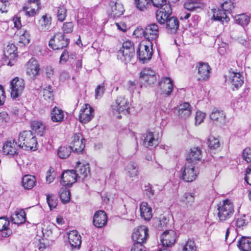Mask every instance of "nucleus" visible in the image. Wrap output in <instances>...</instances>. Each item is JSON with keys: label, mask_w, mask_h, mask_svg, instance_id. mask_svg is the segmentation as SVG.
I'll return each instance as SVG.
<instances>
[{"label": "nucleus", "mask_w": 251, "mask_h": 251, "mask_svg": "<svg viewBox=\"0 0 251 251\" xmlns=\"http://www.w3.org/2000/svg\"><path fill=\"white\" fill-rule=\"evenodd\" d=\"M141 217L146 221H150L152 218V209L148 203L143 201L140 205Z\"/></svg>", "instance_id": "nucleus-27"}, {"label": "nucleus", "mask_w": 251, "mask_h": 251, "mask_svg": "<svg viewBox=\"0 0 251 251\" xmlns=\"http://www.w3.org/2000/svg\"><path fill=\"white\" fill-rule=\"evenodd\" d=\"M234 20L236 24L243 26L248 25L250 21L249 17L245 14L235 16Z\"/></svg>", "instance_id": "nucleus-44"}, {"label": "nucleus", "mask_w": 251, "mask_h": 251, "mask_svg": "<svg viewBox=\"0 0 251 251\" xmlns=\"http://www.w3.org/2000/svg\"><path fill=\"white\" fill-rule=\"evenodd\" d=\"M36 178L33 176L27 175L23 177L22 185L25 189H31L36 185Z\"/></svg>", "instance_id": "nucleus-36"}, {"label": "nucleus", "mask_w": 251, "mask_h": 251, "mask_svg": "<svg viewBox=\"0 0 251 251\" xmlns=\"http://www.w3.org/2000/svg\"><path fill=\"white\" fill-rule=\"evenodd\" d=\"M148 229L144 226H139L135 229L132 235L134 242L144 243L148 237Z\"/></svg>", "instance_id": "nucleus-17"}, {"label": "nucleus", "mask_w": 251, "mask_h": 251, "mask_svg": "<svg viewBox=\"0 0 251 251\" xmlns=\"http://www.w3.org/2000/svg\"><path fill=\"white\" fill-rule=\"evenodd\" d=\"M196 249L195 243L192 240H188L183 247V251H196Z\"/></svg>", "instance_id": "nucleus-54"}, {"label": "nucleus", "mask_w": 251, "mask_h": 251, "mask_svg": "<svg viewBox=\"0 0 251 251\" xmlns=\"http://www.w3.org/2000/svg\"><path fill=\"white\" fill-rule=\"evenodd\" d=\"M213 17L216 21L223 23L224 21L227 22L229 19L226 16V12L223 9H214Z\"/></svg>", "instance_id": "nucleus-41"}, {"label": "nucleus", "mask_w": 251, "mask_h": 251, "mask_svg": "<svg viewBox=\"0 0 251 251\" xmlns=\"http://www.w3.org/2000/svg\"><path fill=\"white\" fill-rule=\"evenodd\" d=\"M27 75L31 79H34L40 74V67L38 61L35 58H31L25 65Z\"/></svg>", "instance_id": "nucleus-11"}, {"label": "nucleus", "mask_w": 251, "mask_h": 251, "mask_svg": "<svg viewBox=\"0 0 251 251\" xmlns=\"http://www.w3.org/2000/svg\"><path fill=\"white\" fill-rule=\"evenodd\" d=\"M47 201L50 209L55 208L57 205V199L52 195H48Z\"/></svg>", "instance_id": "nucleus-55"}, {"label": "nucleus", "mask_w": 251, "mask_h": 251, "mask_svg": "<svg viewBox=\"0 0 251 251\" xmlns=\"http://www.w3.org/2000/svg\"><path fill=\"white\" fill-rule=\"evenodd\" d=\"M20 33H21V34L20 36L19 42L21 43H23L25 45L28 44L30 41V36L28 32L23 28L21 30Z\"/></svg>", "instance_id": "nucleus-51"}, {"label": "nucleus", "mask_w": 251, "mask_h": 251, "mask_svg": "<svg viewBox=\"0 0 251 251\" xmlns=\"http://www.w3.org/2000/svg\"><path fill=\"white\" fill-rule=\"evenodd\" d=\"M93 116L94 110L93 108L89 104H85L80 111L79 115L80 122L86 124L90 121Z\"/></svg>", "instance_id": "nucleus-20"}, {"label": "nucleus", "mask_w": 251, "mask_h": 251, "mask_svg": "<svg viewBox=\"0 0 251 251\" xmlns=\"http://www.w3.org/2000/svg\"><path fill=\"white\" fill-rule=\"evenodd\" d=\"M73 23L72 22H67L63 24L62 29L65 33H70L73 30Z\"/></svg>", "instance_id": "nucleus-60"}, {"label": "nucleus", "mask_w": 251, "mask_h": 251, "mask_svg": "<svg viewBox=\"0 0 251 251\" xmlns=\"http://www.w3.org/2000/svg\"><path fill=\"white\" fill-rule=\"evenodd\" d=\"M210 118L214 122L222 124L225 123L226 114L223 110L214 108L210 114Z\"/></svg>", "instance_id": "nucleus-31"}, {"label": "nucleus", "mask_w": 251, "mask_h": 251, "mask_svg": "<svg viewBox=\"0 0 251 251\" xmlns=\"http://www.w3.org/2000/svg\"><path fill=\"white\" fill-rule=\"evenodd\" d=\"M146 249L145 246L143 245V243L134 242L133 244L131 251H145Z\"/></svg>", "instance_id": "nucleus-59"}, {"label": "nucleus", "mask_w": 251, "mask_h": 251, "mask_svg": "<svg viewBox=\"0 0 251 251\" xmlns=\"http://www.w3.org/2000/svg\"><path fill=\"white\" fill-rule=\"evenodd\" d=\"M134 3L138 10L144 11L151 6V0H134Z\"/></svg>", "instance_id": "nucleus-45"}, {"label": "nucleus", "mask_w": 251, "mask_h": 251, "mask_svg": "<svg viewBox=\"0 0 251 251\" xmlns=\"http://www.w3.org/2000/svg\"><path fill=\"white\" fill-rule=\"evenodd\" d=\"M43 97L46 100H52L53 95V90L51 86H48V87L43 89Z\"/></svg>", "instance_id": "nucleus-52"}, {"label": "nucleus", "mask_w": 251, "mask_h": 251, "mask_svg": "<svg viewBox=\"0 0 251 251\" xmlns=\"http://www.w3.org/2000/svg\"><path fill=\"white\" fill-rule=\"evenodd\" d=\"M18 143L21 149L26 151H35L37 150V138L30 130H25L20 132Z\"/></svg>", "instance_id": "nucleus-1"}, {"label": "nucleus", "mask_w": 251, "mask_h": 251, "mask_svg": "<svg viewBox=\"0 0 251 251\" xmlns=\"http://www.w3.org/2000/svg\"><path fill=\"white\" fill-rule=\"evenodd\" d=\"M65 117V112L61 109L55 106L50 112L51 120L53 122L61 123Z\"/></svg>", "instance_id": "nucleus-30"}, {"label": "nucleus", "mask_w": 251, "mask_h": 251, "mask_svg": "<svg viewBox=\"0 0 251 251\" xmlns=\"http://www.w3.org/2000/svg\"><path fill=\"white\" fill-rule=\"evenodd\" d=\"M169 219L164 216H161L159 218V223L157 225L158 228L167 227Z\"/></svg>", "instance_id": "nucleus-61"}, {"label": "nucleus", "mask_w": 251, "mask_h": 251, "mask_svg": "<svg viewBox=\"0 0 251 251\" xmlns=\"http://www.w3.org/2000/svg\"><path fill=\"white\" fill-rule=\"evenodd\" d=\"M230 80L233 85L238 88L243 84V77L239 73L232 72L230 74Z\"/></svg>", "instance_id": "nucleus-39"}, {"label": "nucleus", "mask_w": 251, "mask_h": 251, "mask_svg": "<svg viewBox=\"0 0 251 251\" xmlns=\"http://www.w3.org/2000/svg\"><path fill=\"white\" fill-rule=\"evenodd\" d=\"M177 115L180 119L186 120L191 115L192 107L189 102H184L177 107Z\"/></svg>", "instance_id": "nucleus-22"}, {"label": "nucleus", "mask_w": 251, "mask_h": 251, "mask_svg": "<svg viewBox=\"0 0 251 251\" xmlns=\"http://www.w3.org/2000/svg\"><path fill=\"white\" fill-rule=\"evenodd\" d=\"M25 213L23 209L17 210L11 217V221L14 224L20 225L25 222Z\"/></svg>", "instance_id": "nucleus-33"}, {"label": "nucleus", "mask_w": 251, "mask_h": 251, "mask_svg": "<svg viewBox=\"0 0 251 251\" xmlns=\"http://www.w3.org/2000/svg\"><path fill=\"white\" fill-rule=\"evenodd\" d=\"M68 242L72 249H79L81 243V238L76 230H73L68 233Z\"/></svg>", "instance_id": "nucleus-26"}, {"label": "nucleus", "mask_w": 251, "mask_h": 251, "mask_svg": "<svg viewBox=\"0 0 251 251\" xmlns=\"http://www.w3.org/2000/svg\"><path fill=\"white\" fill-rule=\"evenodd\" d=\"M180 205L184 208L191 209L193 207L195 195L193 193H185L179 200Z\"/></svg>", "instance_id": "nucleus-24"}, {"label": "nucleus", "mask_w": 251, "mask_h": 251, "mask_svg": "<svg viewBox=\"0 0 251 251\" xmlns=\"http://www.w3.org/2000/svg\"><path fill=\"white\" fill-rule=\"evenodd\" d=\"M110 6L111 7L110 14L113 18L119 17L123 14L124 9L121 3L111 2Z\"/></svg>", "instance_id": "nucleus-34"}, {"label": "nucleus", "mask_w": 251, "mask_h": 251, "mask_svg": "<svg viewBox=\"0 0 251 251\" xmlns=\"http://www.w3.org/2000/svg\"><path fill=\"white\" fill-rule=\"evenodd\" d=\"M84 139L80 133H76L72 137L70 145L72 151L77 153L80 152L85 147Z\"/></svg>", "instance_id": "nucleus-12"}, {"label": "nucleus", "mask_w": 251, "mask_h": 251, "mask_svg": "<svg viewBox=\"0 0 251 251\" xmlns=\"http://www.w3.org/2000/svg\"><path fill=\"white\" fill-rule=\"evenodd\" d=\"M157 78L155 72L151 68H146L140 73V80L144 85H151L155 83Z\"/></svg>", "instance_id": "nucleus-9"}, {"label": "nucleus", "mask_w": 251, "mask_h": 251, "mask_svg": "<svg viewBox=\"0 0 251 251\" xmlns=\"http://www.w3.org/2000/svg\"><path fill=\"white\" fill-rule=\"evenodd\" d=\"M218 216L219 220L224 221L229 219L233 214L234 208L232 202L229 200H225L218 205Z\"/></svg>", "instance_id": "nucleus-4"}, {"label": "nucleus", "mask_w": 251, "mask_h": 251, "mask_svg": "<svg viewBox=\"0 0 251 251\" xmlns=\"http://www.w3.org/2000/svg\"><path fill=\"white\" fill-rule=\"evenodd\" d=\"M40 9V0H28L23 7V11L26 15L32 17L36 14V12Z\"/></svg>", "instance_id": "nucleus-19"}, {"label": "nucleus", "mask_w": 251, "mask_h": 251, "mask_svg": "<svg viewBox=\"0 0 251 251\" xmlns=\"http://www.w3.org/2000/svg\"><path fill=\"white\" fill-rule=\"evenodd\" d=\"M179 27V22L176 17H171L166 23L168 32L173 34L176 32Z\"/></svg>", "instance_id": "nucleus-32"}, {"label": "nucleus", "mask_w": 251, "mask_h": 251, "mask_svg": "<svg viewBox=\"0 0 251 251\" xmlns=\"http://www.w3.org/2000/svg\"><path fill=\"white\" fill-rule=\"evenodd\" d=\"M233 7V3L230 0H226L221 4L222 9H223L226 12H230Z\"/></svg>", "instance_id": "nucleus-56"}, {"label": "nucleus", "mask_w": 251, "mask_h": 251, "mask_svg": "<svg viewBox=\"0 0 251 251\" xmlns=\"http://www.w3.org/2000/svg\"><path fill=\"white\" fill-rule=\"evenodd\" d=\"M56 15L58 21L63 22L67 16V10L64 6H60L56 9Z\"/></svg>", "instance_id": "nucleus-50"}, {"label": "nucleus", "mask_w": 251, "mask_h": 251, "mask_svg": "<svg viewBox=\"0 0 251 251\" xmlns=\"http://www.w3.org/2000/svg\"><path fill=\"white\" fill-rule=\"evenodd\" d=\"M59 197L63 203H66L71 199V194L67 189H61L59 192Z\"/></svg>", "instance_id": "nucleus-49"}, {"label": "nucleus", "mask_w": 251, "mask_h": 251, "mask_svg": "<svg viewBox=\"0 0 251 251\" xmlns=\"http://www.w3.org/2000/svg\"><path fill=\"white\" fill-rule=\"evenodd\" d=\"M242 157L244 160L247 162H251V148H246L242 153Z\"/></svg>", "instance_id": "nucleus-58"}, {"label": "nucleus", "mask_w": 251, "mask_h": 251, "mask_svg": "<svg viewBox=\"0 0 251 251\" xmlns=\"http://www.w3.org/2000/svg\"><path fill=\"white\" fill-rule=\"evenodd\" d=\"M172 10L170 4H166L158 9L156 14V20L158 22L162 25L166 23L168 19L171 17Z\"/></svg>", "instance_id": "nucleus-13"}, {"label": "nucleus", "mask_w": 251, "mask_h": 251, "mask_svg": "<svg viewBox=\"0 0 251 251\" xmlns=\"http://www.w3.org/2000/svg\"><path fill=\"white\" fill-rule=\"evenodd\" d=\"M201 158V151L198 147L191 149L190 152L187 157V162L193 163L200 160Z\"/></svg>", "instance_id": "nucleus-35"}, {"label": "nucleus", "mask_w": 251, "mask_h": 251, "mask_svg": "<svg viewBox=\"0 0 251 251\" xmlns=\"http://www.w3.org/2000/svg\"><path fill=\"white\" fill-rule=\"evenodd\" d=\"M160 128L157 127L150 130L146 134L143 141V145L146 148L155 147L159 144V140L161 135H160L159 132Z\"/></svg>", "instance_id": "nucleus-7"}, {"label": "nucleus", "mask_w": 251, "mask_h": 251, "mask_svg": "<svg viewBox=\"0 0 251 251\" xmlns=\"http://www.w3.org/2000/svg\"><path fill=\"white\" fill-rule=\"evenodd\" d=\"M159 86L161 89L160 98H157V102L165 107L167 103L166 98L165 96H170L174 90V82L169 77H162L159 82Z\"/></svg>", "instance_id": "nucleus-3"}, {"label": "nucleus", "mask_w": 251, "mask_h": 251, "mask_svg": "<svg viewBox=\"0 0 251 251\" xmlns=\"http://www.w3.org/2000/svg\"><path fill=\"white\" fill-rule=\"evenodd\" d=\"M51 23V17L48 14L43 15L39 20V28L41 30L46 31L48 30Z\"/></svg>", "instance_id": "nucleus-42"}, {"label": "nucleus", "mask_w": 251, "mask_h": 251, "mask_svg": "<svg viewBox=\"0 0 251 251\" xmlns=\"http://www.w3.org/2000/svg\"><path fill=\"white\" fill-rule=\"evenodd\" d=\"M21 147L15 140H8L3 145L2 150L5 155L14 156L18 153V151Z\"/></svg>", "instance_id": "nucleus-14"}, {"label": "nucleus", "mask_w": 251, "mask_h": 251, "mask_svg": "<svg viewBox=\"0 0 251 251\" xmlns=\"http://www.w3.org/2000/svg\"><path fill=\"white\" fill-rule=\"evenodd\" d=\"M205 116V114L201 111L196 112L195 115V125H199L201 124L203 121Z\"/></svg>", "instance_id": "nucleus-57"}, {"label": "nucleus", "mask_w": 251, "mask_h": 251, "mask_svg": "<svg viewBox=\"0 0 251 251\" xmlns=\"http://www.w3.org/2000/svg\"><path fill=\"white\" fill-rule=\"evenodd\" d=\"M248 224V222L245 219V216L241 217L237 219L236 221V226L237 227L241 228L246 226Z\"/></svg>", "instance_id": "nucleus-63"}, {"label": "nucleus", "mask_w": 251, "mask_h": 251, "mask_svg": "<svg viewBox=\"0 0 251 251\" xmlns=\"http://www.w3.org/2000/svg\"><path fill=\"white\" fill-rule=\"evenodd\" d=\"M204 4L201 0H187L184 4L185 9L190 11H197L202 9Z\"/></svg>", "instance_id": "nucleus-29"}, {"label": "nucleus", "mask_w": 251, "mask_h": 251, "mask_svg": "<svg viewBox=\"0 0 251 251\" xmlns=\"http://www.w3.org/2000/svg\"><path fill=\"white\" fill-rule=\"evenodd\" d=\"M31 127L33 131L40 136H42L45 132V126L41 122L33 121L31 124Z\"/></svg>", "instance_id": "nucleus-40"}, {"label": "nucleus", "mask_w": 251, "mask_h": 251, "mask_svg": "<svg viewBox=\"0 0 251 251\" xmlns=\"http://www.w3.org/2000/svg\"><path fill=\"white\" fill-rule=\"evenodd\" d=\"M126 175L130 178H134L137 176L138 174V167L136 163L130 162L125 169Z\"/></svg>", "instance_id": "nucleus-37"}, {"label": "nucleus", "mask_w": 251, "mask_h": 251, "mask_svg": "<svg viewBox=\"0 0 251 251\" xmlns=\"http://www.w3.org/2000/svg\"><path fill=\"white\" fill-rule=\"evenodd\" d=\"M69 42V39L65 38L64 34L57 33L50 40L49 46L53 50H60L67 47Z\"/></svg>", "instance_id": "nucleus-10"}, {"label": "nucleus", "mask_w": 251, "mask_h": 251, "mask_svg": "<svg viewBox=\"0 0 251 251\" xmlns=\"http://www.w3.org/2000/svg\"><path fill=\"white\" fill-rule=\"evenodd\" d=\"M16 47L13 44H8L4 50V56L7 59H11L16 57Z\"/></svg>", "instance_id": "nucleus-43"}, {"label": "nucleus", "mask_w": 251, "mask_h": 251, "mask_svg": "<svg viewBox=\"0 0 251 251\" xmlns=\"http://www.w3.org/2000/svg\"><path fill=\"white\" fill-rule=\"evenodd\" d=\"M198 71V80L199 81H206L210 77V67L208 63L202 62H199L197 66Z\"/></svg>", "instance_id": "nucleus-21"}, {"label": "nucleus", "mask_w": 251, "mask_h": 251, "mask_svg": "<svg viewBox=\"0 0 251 251\" xmlns=\"http://www.w3.org/2000/svg\"><path fill=\"white\" fill-rule=\"evenodd\" d=\"M78 177L75 170L64 172L61 176V183L65 186H70L77 180Z\"/></svg>", "instance_id": "nucleus-16"}, {"label": "nucleus", "mask_w": 251, "mask_h": 251, "mask_svg": "<svg viewBox=\"0 0 251 251\" xmlns=\"http://www.w3.org/2000/svg\"><path fill=\"white\" fill-rule=\"evenodd\" d=\"M94 10L92 9H85L83 11L82 19L83 22L85 24H89L93 20Z\"/></svg>", "instance_id": "nucleus-47"}, {"label": "nucleus", "mask_w": 251, "mask_h": 251, "mask_svg": "<svg viewBox=\"0 0 251 251\" xmlns=\"http://www.w3.org/2000/svg\"><path fill=\"white\" fill-rule=\"evenodd\" d=\"M10 222L5 217H0V231L2 236L7 237L12 234V230L8 227Z\"/></svg>", "instance_id": "nucleus-28"}, {"label": "nucleus", "mask_w": 251, "mask_h": 251, "mask_svg": "<svg viewBox=\"0 0 251 251\" xmlns=\"http://www.w3.org/2000/svg\"><path fill=\"white\" fill-rule=\"evenodd\" d=\"M176 238V233L175 231L166 230L160 236V241L164 247H169L175 244Z\"/></svg>", "instance_id": "nucleus-15"}, {"label": "nucleus", "mask_w": 251, "mask_h": 251, "mask_svg": "<svg viewBox=\"0 0 251 251\" xmlns=\"http://www.w3.org/2000/svg\"><path fill=\"white\" fill-rule=\"evenodd\" d=\"M71 151L72 149L70 146H61L58 150L57 155L59 158L65 159L70 155Z\"/></svg>", "instance_id": "nucleus-46"}, {"label": "nucleus", "mask_w": 251, "mask_h": 251, "mask_svg": "<svg viewBox=\"0 0 251 251\" xmlns=\"http://www.w3.org/2000/svg\"><path fill=\"white\" fill-rule=\"evenodd\" d=\"M131 103L125 96H120L111 105V111L113 115L117 118H121L120 114H129Z\"/></svg>", "instance_id": "nucleus-2"}, {"label": "nucleus", "mask_w": 251, "mask_h": 251, "mask_svg": "<svg viewBox=\"0 0 251 251\" xmlns=\"http://www.w3.org/2000/svg\"><path fill=\"white\" fill-rule=\"evenodd\" d=\"M199 173L193 163L187 162L181 168L180 177L187 182H191L196 179Z\"/></svg>", "instance_id": "nucleus-5"}, {"label": "nucleus", "mask_w": 251, "mask_h": 251, "mask_svg": "<svg viewBox=\"0 0 251 251\" xmlns=\"http://www.w3.org/2000/svg\"><path fill=\"white\" fill-rule=\"evenodd\" d=\"M107 222V217L104 211L98 210L95 213L93 223L96 227L101 228L106 225Z\"/></svg>", "instance_id": "nucleus-23"}, {"label": "nucleus", "mask_w": 251, "mask_h": 251, "mask_svg": "<svg viewBox=\"0 0 251 251\" xmlns=\"http://www.w3.org/2000/svg\"><path fill=\"white\" fill-rule=\"evenodd\" d=\"M207 144L211 151L217 149L220 147V143L219 139L213 136L209 137Z\"/></svg>", "instance_id": "nucleus-48"}, {"label": "nucleus", "mask_w": 251, "mask_h": 251, "mask_svg": "<svg viewBox=\"0 0 251 251\" xmlns=\"http://www.w3.org/2000/svg\"><path fill=\"white\" fill-rule=\"evenodd\" d=\"M144 37L149 42L154 41L158 38L159 35V29L158 25L155 24H152L146 27L143 32Z\"/></svg>", "instance_id": "nucleus-18"}, {"label": "nucleus", "mask_w": 251, "mask_h": 251, "mask_svg": "<svg viewBox=\"0 0 251 251\" xmlns=\"http://www.w3.org/2000/svg\"><path fill=\"white\" fill-rule=\"evenodd\" d=\"M9 4L8 0H0V11L1 13L7 12Z\"/></svg>", "instance_id": "nucleus-62"}, {"label": "nucleus", "mask_w": 251, "mask_h": 251, "mask_svg": "<svg viewBox=\"0 0 251 251\" xmlns=\"http://www.w3.org/2000/svg\"><path fill=\"white\" fill-rule=\"evenodd\" d=\"M117 58L121 60L122 62L126 64L131 61L132 59L134 56L128 54L127 53H124V52L121 54V52H117Z\"/></svg>", "instance_id": "nucleus-53"}, {"label": "nucleus", "mask_w": 251, "mask_h": 251, "mask_svg": "<svg viewBox=\"0 0 251 251\" xmlns=\"http://www.w3.org/2000/svg\"><path fill=\"white\" fill-rule=\"evenodd\" d=\"M237 246L241 251H251V238L242 237L239 240Z\"/></svg>", "instance_id": "nucleus-38"}, {"label": "nucleus", "mask_w": 251, "mask_h": 251, "mask_svg": "<svg viewBox=\"0 0 251 251\" xmlns=\"http://www.w3.org/2000/svg\"><path fill=\"white\" fill-rule=\"evenodd\" d=\"M25 87L23 79L16 77L10 82L11 96L13 99H16L23 93Z\"/></svg>", "instance_id": "nucleus-8"}, {"label": "nucleus", "mask_w": 251, "mask_h": 251, "mask_svg": "<svg viewBox=\"0 0 251 251\" xmlns=\"http://www.w3.org/2000/svg\"><path fill=\"white\" fill-rule=\"evenodd\" d=\"M152 42H149L147 40L142 41L139 44L137 53L139 60L142 63H145L151 58L152 51V49L150 47H152Z\"/></svg>", "instance_id": "nucleus-6"}, {"label": "nucleus", "mask_w": 251, "mask_h": 251, "mask_svg": "<svg viewBox=\"0 0 251 251\" xmlns=\"http://www.w3.org/2000/svg\"><path fill=\"white\" fill-rule=\"evenodd\" d=\"M75 171L79 179L84 180L90 174V168L88 164H83L77 162Z\"/></svg>", "instance_id": "nucleus-25"}, {"label": "nucleus", "mask_w": 251, "mask_h": 251, "mask_svg": "<svg viewBox=\"0 0 251 251\" xmlns=\"http://www.w3.org/2000/svg\"><path fill=\"white\" fill-rule=\"evenodd\" d=\"M245 180L249 185H251V165L247 168Z\"/></svg>", "instance_id": "nucleus-64"}]
</instances>
